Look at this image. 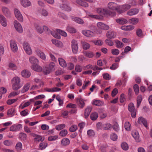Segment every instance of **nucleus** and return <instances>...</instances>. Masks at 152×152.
<instances>
[{
    "mask_svg": "<svg viewBox=\"0 0 152 152\" xmlns=\"http://www.w3.org/2000/svg\"><path fill=\"white\" fill-rule=\"evenodd\" d=\"M20 78L17 76L14 77L12 79L11 81L12 84V88L14 90H17L23 86V84L20 83Z\"/></svg>",
    "mask_w": 152,
    "mask_h": 152,
    "instance_id": "obj_1",
    "label": "nucleus"
},
{
    "mask_svg": "<svg viewBox=\"0 0 152 152\" xmlns=\"http://www.w3.org/2000/svg\"><path fill=\"white\" fill-rule=\"evenodd\" d=\"M96 11L97 13L101 15H107L112 17H113L116 15L115 12H110L103 8H97Z\"/></svg>",
    "mask_w": 152,
    "mask_h": 152,
    "instance_id": "obj_2",
    "label": "nucleus"
},
{
    "mask_svg": "<svg viewBox=\"0 0 152 152\" xmlns=\"http://www.w3.org/2000/svg\"><path fill=\"white\" fill-rule=\"evenodd\" d=\"M120 9L118 10V12L121 13L127 11L131 7V5L128 4H125L121 6H119Z\"/></svg>",
    "mask_w": 152,
    "mask_h": 152,
    "instance_id": "obj_3",
    "label": "nucleus"
},
{
    "mask_svg": "<svg viewBox=\"0 0 152 152\" xmlns=\"http://www.w3.org/2000/svg\"><path fill=\"white\" fill-rule=\"evenodd\" d=\"M72 48L73 53L77 54L78 51V45L77 41L74 39L72 41Z\"/></svg>",
    "mask_w": 152,
    "mask_h": 152,
    "instance_id": "obj_4",
    "label": "nucleus"
},
{
    "mask_svg": "<svg viewBox=\"0 0 152 152\" xmlns=\"http://www.w3.org/2000/svg\"><path fill=\"white\" fill-rule=\"evenodd\" d=\"M129 110L131 112L132 116L135 118L136 115V110L135 109L134 104L132 103H130L128 106Z\"/></svg>",
    "mask_w": 152,
    "mask_h": 152,
    "instance_id": "obj_5",
    "label": "nucleus"
},
{
    "mask_svg": "<svg viewBox=\"0 0 152 152\" xmlns=\"http://www.w3.org/2000/svg\"><path fill=\"white\" fill-rule=\"evenodd\" d=\"M23 47L26 53L28 55H31L32 53V50L29 44L25 42L23 44Z\"/></svg>",
    "mask_w": 152,
    "mask_h": 152,
    "instance_id": "obj_6",
    "label": "nucleus"
},
{
    "mask_svg": "<svg viewBox=\"0 0 152 152\" xmlns=\"http://www.w3.org/2000/svg\"><path fill=\"white\" fill-rule=\"evenodd\" d=\"M108 7L109 9L113 10H115L118 12V10L120 9L119 6H118L116 3L112 2L108 3Z\"/></svg>",
    "mask_w": 152,
    "mask_h": 152,
    "instance_id": "obj_7",
    "label": "nucleus"
},
{
    "mask_svg": "<svg viewBox=\"0 0 152 152\" xmlns=\"http://www.w3.org/2000/svg\"><path fill=\"white\" fill-rule=\"evenodd\" d=\"M15 16L17 19L20 22L23 21V18L20 11L18 9H15L14 10Z\"/></svg>",
    "mask_w": 152,
    "mask_h": 152,
    "instance_id": "obj_8",
    "label": "nucleus"
},
{
    "mask_svg": "<svg viewBox=\"0 0 152 152\" xmlns=\"http://www.w3.org/2000/svg\"><path fill=\"white\" fill-rule=\"evenodd\" d=\"M14 24L15 28L18 32L21 33L23 32V28L21 24L17 20L14 21Z\"/></svg>",
    "mask_w": 152,
    "mask_h": 152,
    "instance_id": "obj_9",
    "label": "nucleus"
},
{
    "mask_svg": "<svg viewBox=\"0 0 152 152\" xmlns=\"http://www.w3.org/2000/svg\"><path fill=\"white\" fill-rule=\"evenodd\" d=\"M2 10L4 14L7 17L10 18L11 17V13L8 8L5 7H3Z\"/></svg>",
    "mask_w": 152,
    "mask_h": 152,
    "instance_id": "obj_10",
    "label": "nucleus"
},
{
    "mask_svg": "<svg viewBox=\"0 0 152 152\" xmlns=\"http://www.w3.org/2000/svg\"><path fill=\"white\" fill-rule=\"evenodd\" d=\"M22 128V125L18 124V125H14L10 127V131H19Z\"/></svg>",
    "mask_w": 152,
    "mask_h": 152,
    "instance_id": "obj_11",
    "label": "nucleus"
},
{
    "mask_svg": "<svg viewBox=\"0 0 152 152\" xmlns=\"http://www.w3.org/2000/svg\"><path fill=\"white\" fill-rule=\"evenodd\" d=\"M137 122L140 124H143L145 127L147 128L148 127L147 120L142 117H140L139 118Z\"/></svg>",
    "mask_w": 152,
    "mask_h": 152,
    "instance_id": "obj_12",
    "label": "nucleus"
},
{
    "mask_svg": "<svg viewBox=\"0 0 152 152\" xmlns=\"http://www.w3.org/2000/svg\"><path fill=\"white\" fill-rule=\"evenodd\" d=\"M10 46L12 50L14 52L17 51L18 50V47L15 41L13 40L10 41Z\"/></svg>",
    "mask_w": 152,
    "mask_h": 152,
    "instance_id": "obj_13",
    "label": "nucleus"
},
{
    "mask_svg": "<svg viewBox=\"0 0 152 152\" xmlns=\"http://www.w3.org/2000/svg\"><path fill=\"white\" fill-rule=\"evenodd\" d=\"M139 10L137 8L132 9L129 10L127 12V15L130 16L133 15L138 13Z\"/></svg>",
    "mask_w": 152,
    "mask_h": 152,
    "instance_id": "obj_14",
    "label": "nucleus"
},
{
    "mask_svg": "<svg viewBox=\"0 0 152 152\" xmlns=\"http://www.w3.org/2000/svg\"><path fill=\"white\" fill-rule=\"evenodd\" d=\"M83 34L85 36L89 37H91L94 35V33L92 31L89 30H85L82 31Z\"/></svg>",
    "mask_w": 152,
    "mask_h": 152,
    "instance_id": "obj_15",
    "label": "nucleus"
},
{
    "mask_svg": "<svg viewBox=\"0 0 152 152\" xmlns=\"http://www.w3.org/2000/svg\"><path fill=\"white\" fill-rule=\"evenodd\" d=\"M29 61L32 65L37 64L39 62L38 59L33 56H31L29 58Z\"/></svg>",
    "mask_w": 152,
    "mask_h": 152,
    "instance_id": "obj_16",
    "label": "nucleus"
},
{
    "mask_svg": "<svg viewBox=\"0 0 152 152\" xmlns=\"http://www.w3.org/2000/svg\"><path fill=\"white\" fill-rule=\"evenodd\" d=\"M36 52L37 55L41 58L43 60L45 59L46 56L40 50L38 49H37L36 50Z\"/></svg>",
    "mask_w": 152,
    "mask_h": 152,
    "instance_id": "obj_17",
    "label": "nucleus"
},
{
    "mask_svg": "<svg viewBox=\"0 0 152 152\" xmlns=\"http://www.w3.org/2000/svg\"><path fill=\"white\" fill-rule=\"evenodd\" d=\"M0 23L4 27H5L7 25L6 19L2 15H0Z\"/></svg>",
    "mask_w": 152,
    "mask_h": 152,
    "instance_id": "obj_18",
    "label": "nucleus"
},
{
    "mask_svg": "<svg viewBox=\"0 0 152 152\" xmlns=\"http://www.w3.org/2000/svg\"><path fill=\"white\" fill-rule=\"evenodd\" d=\"M92 110V108L91 107H88L85 110L84 116L85 118H87L89 115Z\"/></svg>",
    "mask_w": 152,
    "mask_h": 152,
    "instance_id": "obj_19",
    "label": "nucleus"
},
{
    "mask_svg": "<svg viewBox=\"0 0 152 152\" xmlns=\"http://www.w3.org/2000/svg\"><path fill=\"white\" fill-rule=\"evenodd\" d=\"M134 26L132 25L124 26L121 27V29L125 31H130L134 28Z\"/></svg>",
    "mask_w": 152,
    "mask_h": 152,
    "instance_id": "obj_20",
    "label": "nucleus"
},
{
    "mask_svg": "<svg viewBox=\"0 0 152 152\" xmlns=\"http://www.w3.org/2000/svg\"><path fill=\"white\" fill-rule=\"evenodd\" d=\"M70 143L69 139L64 138L61 141V144L63 146H66L68 145Z\"/></svg>",
    "mask_w": 152,
    "mask_h": 152,
    "instance_id": "obj_21",
    "label": "nucleus"
},
{
    "mask_svg": "<svg viewBox=\"0 0 152 152\" xmlns=\"http://www.w3.org/2000/svg\"><path fill=\"white\" fill-rule=\"evenodd\" d=\"M21 3L22 5L24 7L30 6L31 3L28 0H21Z\"/></svg>",
    "mask_w": 152,
    "mask_h": 152,
    "instance_id": "obj_22",
    "label": "nucleus"
},
{
    "mask_svg": "<svg viewBox=\"0 0 152 152\" xmlns=\"http://www.w3.org/2000/svg\"><path fill=\"white\" fill-rule=\"evenodd\" d=\"M21 75L24 77L28 78L30 76L31 74L28 71L24 70L22 72Z\"/></svg>",
    "mask_w": 152,
    "mask_h": 152,
    "instance_id": "obj_23",
    "label": "nucleus"
},
{
    "mask_svg": "<svg viewBox=\"0 0 152 152\" xmlns=\"http://www.w3.org/2000/svg\"><path fill=\"white\" fill-rule=\"evenodd\" d=\"M32 68L33 70L38 72L41 71L42 70L41 67L38 65L37 64L32 65Z\"/></svg>",
    "mask_w": 152,
    "mask_h": 152,
    "instance_id": "obj_24",
    "label": "nucleus"
},
{
    "mask_svg": "<svg viewBox=\"0 0 152 152\" xmlns=\"http://www.w3.org/2000/svg\"><path fill=\"white\" fill-rule=\"evenodd\" d=\"M76 3L77 4L84 7H88V4L81 0H77Z\"/></svg>",
    "mask_w": 152,
    "mask_h": 152,
    "instance_id": "obj_25",
    "label": "nucleus"
},
{
    "mask_svg": "<svg viewBox=\"0 0 152 152\" xmlns=\"http://www.w3.org/2000/svg\"><path fill=\"white\" fill-rule=\"evenodd\" d=\"M71 18L72 20L80 24H83L84 23V21L83 20L80 18L74 16H72Z\"/></svg>",
    "mask_w": 152,
    "mask_h": 152,
    "instance_id": "obj_26",
    "label": "nucleus"
},
{
    "mask_svg": "<svg viewBox=\"0 0 152 152\" xmlns=\"http://www.w3.org/2000/svg\"><path fill=\"white\" fill-rule=\"evenodd\" d=\"M106 36L108 38H114L115 37V33L113 31H108L107 33Z\"/></svg>",
    "mask_w": 152,
    "mask_h": 152,
    "instance_id": "obj_27",
    "label": "nucleus"
},
{
    "mask_svg": "<svg viewBox=\"0 0 152 152\" xmlns=\"http://www.w3.org/2000/svg\"><path fill=\"white\" fill-rule=\"evenodd\" d=\"M76 102L79 106L81 108H83L85 105L83 99L81 98L77 99Z\"/></svg>",
    "mask_w": 152,
    "mask_h": 152,
    "instance_id": "obj_28",
    "label": "nucleus"
},
{
    "mask_svg": "<svg viewBox=\"0 0 152 152\" xmlns=\"http://www.w3.org/2000/svg\"><path fill=\"white\" fill-rule=\"evenodd\" d=\"M58 61L60 65L62 67H65L66 66V63L64 59L62 58H59Z\"/></svg>",
    "mask_w": 152,
    "mask_h": 152,
    "instance_id": "obj_29",
    "label": "nucleus"
},
{
    "mask_svg": "<svg viewBox=\"0 0 152 152\" xmlns=\"http://www.w3.org/2000/svg\"><path fill=\"white\" fill-rule=\"evenodd\" d=\"M132 135L137 141L138 142L139 138V135L138 132L137 131H134L132 132Z\"/></svg>",
    "mask_w": 152,
    "mask_h": 152,
    "instance_id": "obj_30",
    "label": "nucleus"
},
{
    "mask_svg": "<svg viewBox=\"0 0 152 152\" xmlns=\"http://www.w3.org/2000/svg\"><path fill=\"white\" fill-rule=\"evenodd\" d=\"M30 87V84L28 83H26L23 86V89L21 90V92L22 93H24L27 91L29 89Z\"/></svg>",
    "mask_w": 152,
    "mask_h": 152,
    "instance_id": "obj_31",
    "label": "nucleus"
},
{
    "mask_svg": "<svg viewBox=\"0 0 152 152\" xmlns=\"http://www.w3.org/2000/svg\"><path fill=\"white\" fill-rule=\"evenodd\" d=\"M116 22L120 24H124L127 23L128 21L124 18L118 19L116 20Z\"/></svg>",
    "mask_w": 152,
    "mask_h": 152,
    "instance_id": "obj_32",
    "label": "nucleus"
},
{
    "mask_svg": "<svg viewBox=\"0 0 152 152\" xmlns=\"http://www.w3.org/2000/svg\"><path fill=\"white\" fill-rule=\"evenodd\" d=\"M85 56L89 58H92L94 56V53L91 52L86 51L84 52Z\"/></svg>",
    "mask_w": 152,
    "mask_h": 152,
    "instance_id": "obj_33",
    "label": "nucleus"
},
{
    "mask_svg": "<svg viewBox=\"0 0 152 152\" xmlns=\"http://www.w3.org/2000/svg\"><path fill=\"white\" fill-rule=\"evenodd\" d=\"M138 20L137 18H133L129 20V21L130 24L135 25L137 24L138 22Z\"/></svg>",
    "mask_w": 152,
    "mask_h": 152,
    "instance_id": "obj_34",
    "label": "nucleus"
},
{
    "mask_svg": "<svg viewBox=\"0 0 152 152\" xmlns=\"http://www.w3.org/2000/svg\"><path fill=\"white\" fill-rule=\"evenodd\" d=\"M98 117V114L96 112L92 113L90 115L91 119L93 121L96 120Z\"/></svg>",
    "mask_w": 152,
    "mask_h": 152,
    "instance_id": "obj_35",
    "label": "nucleus"
},
{
    "mask_svg": "<svg viewBox=\"0 0 152 152\" xmlns=\"http://www.w3.org/2000/svg\"><path fill=\"white\" fill-rule=\"evenodd\" d=\"M81 43L84 49L87 50L90 48V45L88 43L83 41H82Z\"/></svg>",
    "mask_w": 152,
    "mask_h": 152,
    "instance_id": "obj_36",
    "label": "nucleus"
},
{
    "mask_svg": "<svg viewBox=\"0 0 152 152\" xmlns=\"http://www.w3.org/2000/svg\"><path fill=\"white\" fill-rule=\"evenodd\" d=\"M93 104L97 106H101L103 104V102L100 100H95L93 101Z\"/></svg>",
    "mask_w": 152,
    "mask_h": 152,
    "instance_id": "obj_37",
    "label": "nucleus"
},
{
    "mask_svg": "<svg viewBox=\"0 0 152 152\" xmlns=\"http://www.w3.org/2000/svg\"><path fill=\"white\" fill-rule=\"evenodd\" d=\"M66 29L68 32L70 33H75L76 32V30L71 26H68Z\"/></svg>",
    "mask_w": 152,
    "mask_h": 152,
    "instance_id": "obj_38",
    "label": "nucleus"
},
{
    "mask_svg": "<svg viewBox=\"0 0 152 152\" xmlns=\"http://www.w3.org/2000/svg\"><path fill=\"white\" fill-rule=\"evenodd\" d=\"M47 143L46 142H44L41 143L39 147L41 150L45 149L47 146Z\"/></svg>",
    "mask_w": 152,
    "mask_h": 152,
    "instance_id": "obj_39",
    "label": "nucleus"
},
{
    "mask_svg": "<svg viewBox=\"0 0 152 152\" xmlns=\"http://www.w3.org/2000/svg\"><path fill=\"white\" fill-rule=\"evenodd\" d=\"M44 137H42L41 136L37 135L36 137H35L34 138V140L38 142L42 141L44 140Z\"/></svg>",
    "mask_w": 152,
    "mask_h": 152,
    "instance_id": "obj_40",
    "label": "nucleus"
},
{
    "mask_svg": "<svg viewBox=\"0 0 152 152\" xmlns=\"http://www.w3.org/2000/svg\"><path fill=\"white\" fill-rule=\"evenodd\" d=\"M121 147L122 149L125 151L128 150L129 148L128 144L125 142H123L121 143Z\"/></svg>",
    "mask_w": 152,
    "mask_h": 152,
    "instance_id": "obj_41",
    "label": "nucleus"
},
{
    "mask_svg": "<svg viewBox=\"0 0 152 152\" xmlns=\"http://www.w3.org/2000/svg\"><path fill=\"white\" fill-rule=\"evenodd\" d=\"M56 31L59 34H61L62 36L66 37L67 35L65 31H62L61 30L56 29Z\"/></svg>",
    "mask_w": 152,
    "mask_h": 152,
    "instance_id": "obj_42",
    "label": "nucleus"
},
{
    "mask_svg": "<svg viewBox=\"0 0 152 152\" xmlns=\"http://www.w3.org/2000/svg\"><path fill=\"white\" fill-rule=\"evenodd\" d=\"M136 34L137 36L138 37H143L142 30L140 28H138L137 30Z\"/></svg>",
    "mask_w": 152,
    "mask_h": 152,
    "instance_id": "obj_43",
    "label": "nucleus"
},
{
    "mask_svg": "<svg viewBox=\"0 0 152 152\" xmlns=\"http://www.w3.org/2000/svg\"><path fill=\"white\" fill-rule=\"evenodd\" d=\"M67 134V131L66 129L61 130L59 133V135L62 137H64Z\"/></svg>",
    "mask_w": 152,
    "mask_h": 152,
    "instance_id": "obj_44",
    "label": "nucleus"
},
{
    "mask_svg": "<svg viewBox=\"0 0 152 152\" xmlns=\"http://www.w3.org/2000/svg\"><path fill=\"white\" fill-rule=\"evenodd\" d=\"M110 138L112 140L115 141L117 139L118 136L115 133H113L110 135Z\"/></svg>",
    "mask_w": 152,
    "mask_h": 152,
    "instance_id": "obj_45",
    "label": "nucleus"
},
{
    "mask_svg": "<svg viewBox=\"0 0 152 152\" xmlns=\"http://www.w3.org/2000/svg\"><path fill=\"white\" fill-rule=\"evenodd\" d=\"M115 43L116 47L118 48H121L124 46L123 43L117 40L116 41Z\"/></svg>",
    "mask_w": 152,
    "mask_h": 152,
    "instance_id": "obj_46",
    "label": "nucleus"
},
{
    "mask_svg": "<svg viewBox=\"0 0 152 152\" xmlns=\"http://www.w3.org/2000/svg\"><path fill=\"white\" fill-rule=\"evenodd\" d=\"M142 96L141 95L138 96L137 98V106L138 107L140 106L142 100Z\"/></svg>",
    "mask_w": 152,
    "mask_h": 152,
    "instance_id": "obj_47",
    "label": "nucleus"
},
{
    "mask_svg": "<svg viewBox=\"0 0 152 152\" xmlns=\"http://www.w3.org/2000/svg\"><path fill=\"white\" fill-rule=\"evenodd\" d=\"M113 129L115 131L118 132L119 130V125L118 123L115 122L113 126Z\"/></svg>",
    "mask_w": 152,
    "mask_h": 152,
    "instance_id": "obj_48",
    "label": "nucleus"
},
{
    "mask_svg": "<svg viewBox=\"0 0 152 152\" xmlns=\"http://www.w3.org/2000/svg\"><path fill=\"white\" fill-rule=\"evenodd\" d=\"M124 126L125 129L127 131H129L131 129V125L128 122H125Z\"/></svg>",
    "mask_w": 152,
    "mask_h": 152,
    "instance_id": "obj_49",
    "label": "nucleus"
},
{
    "mask_svg": "<svg viewBox=\"0 0 152 152\" xmlns=\"http://www.w3.org/2000/svg\"><path fill=\"white\" fill-rule=\"evenodd\" d=\"M43 29L44 30L46 31L47 34H52L53 31H50L49 28L46 26H44L43 27Z\"/></svg>",
    "mask_w": 152,
    "mask_h": 152,
    "instance_id": "obj_50",
    "label": "nucleus"
},
{
    "mask_svg": "<svg viewBox=\"0 0 152 152\" xmlns=\"http://www.w3.org/2000/svg\"><path fill=\"white\" fill-rule=\"evenodd\" d=\"M35 27L37 31L40 33H42L43 32V30L42 29L41 27L39 26L38 25L36 24L35 25Z\"/></svg>",
    "mask_w": 152,
    "mask_h": 152,
    "instance_id": "obj_51",
    "label": "nucleus"
},
{
    "mask_svg": "<svg viewBox=\"0 0 152 152\" xmlns=\"http://www.w3.org/2000/svg\"><path fill=\"white\" fill-rule=\"evenodd\" d=\"M65 126V125L64 124H60L56 126V129L57 130H59L64 128Z\"/></svg>",
    "mask_w": 152,
    "mask_h": 152,
    "instance_id": "obj_52",
    "label": "nucleus"
},
{
    "mask_svg": "<svg viewBox=\"0 0 152 152\" xmlns=\"http://www.w3.org/2000/svg\"><path fill=\"white\" fill-rule=\"evenodd\" d=\"M111 125L110 124H106L103 125V129L104 130H109L111 128Z\"/></svg>",
    "mask_w": 152,
    "mask_h": 152,
    "instance_id": "obj_53",
    "label": "nucleus"
},
{
    "mask_svg": "<svg viewBox=\"0 0 152 152\" xmlns=\"http://www.w3.org/2000/svg\"><path fill=\"white\" fill-rule=\"evenodd\" d=\"M134 89L136 95L138 93L139 90V87L137 84H135L134 86Z\"/></svg>",
    "mask_w": 152,
    "mask_h": 152,
    "instance_id": "obj_54",
    "label": "nucleus"
},
{
    "mask_svg": "<svg viewBox=\"0 0 152 152\" xmlns=\"http://www.w3.org/2000/svg\"><path fill=\"white\" fill-rule=\"evenodd\" d=\"M119 53V51L117 49H113L112 50V53L113 55H118Z\"/></svg>",
    "mask_w": 152,
    "mask_h": 152,
    "instance_id": "obj_55",
    "label": "nucleus"
},
{
    "mask_svg": "<svg viewBox=\"0 0 152 152\" xmlns=\"http://www.w3.org/2000/svg\"><path fill=\"white\" fill-rule=\"evenodd\" d=\"M118 66V64L116 63L113 64L110 67V69L112 70H115L117 69Z\"/></svg>",
    "mask_w": 152,
    "mask_h": 152,
    "instance_id": "obj_56",
    "label": "nucleus"
},
{
    "mask_svg": "<svg viewBox=\"0 0 152 152\" xmlns=\"http://www.w3.org/2000/svg\"><path fill=\"white\" fill-rule=\"evenodd\" d=\"M103 78L107 80H110L111 79V76L108 73L103 74L102 75Z\"/></svg>",
    "mask_w": 152,
    "mask_h": 152,
    "instance_id": "obj_57",
    "label": "nucleus"
},
{
    "mask_svg": "<svg viewBox=\"0 0 152 152\" xmlns=\"http://www.w3.org/2000/svg\"><path fill=\"white\" fill-rule=\"evenodd\" d=\"M22 145L21 142H18L15 146L16 149L18 151L21 150L22 148Z\"/></svg>",
    "mask_w": 152,
    "mask_h": 152,
    "instance_id": "obj_58",
    "label": "nucleus"
},
{
    "mask_svg": "<svg viewBox=\"0 0 152 152\" xmlns=\"http://www.w3.org/2000/svg\"><path fill=\"white\" fill-rule=\"evenodd\" d=\"M56 99L58 101L59 105V106H62L63 104L62 100L61 99L60 96H57L56 97Z\"/></svg>",
    "mask_w": 152,
    "mask_h": 152,
    "instance_id": "obj_59",
    "label": "nucleus"
},
{
    "mask_svg": "<svg viewBox=\"0 0 152 152\" xmlns=\"http://www.w3.org/2000/svg\"><path fill=\"white\" fill-rule=\"evenodd\" d=\"M3 143L4 145L7 146H10L12 144V141L8 140L4 141Z\"/></svg>",
    "mask_w": 152,
    "mask_h": 152,
    "instance_id": "obj_60",
    "label": "nucleus"
},
{
    "mask_svg": "<svg viewBox=\"0 0 152 152\" xmlns=\"http://www.w3.org/2000/svg\"><path fill=\"white\" fill-rule=\"evenodd\" d=\"M17 100L18 99H9L7 101V104L10 105L15 102H16Z\"/></svg>",
    "mask_w": 152,
    "mask_h": 152,
    "instance_id": "obj_61",
    "label": "nucleus"
},
{
    "mask_svg": "<svg viewBox=\"0 0 152 152\" xmlns=\"http://www.w3.org/2000/svg\"><path fill=\"white\" fill-rule=\"evenodd\" d=\"M120 100L121 103H123L126 100V99L125 98L124 95V94H122L121 95Z\"/></svg>",
    "mask_w": 152,
    "mask_h": 152,
    "instance_id": "obj_62",
    "label": "nucleus"
},
{
    "mask_svg": "<svg viewBox=\"0 0 152 152\" xmlns=\"http://www.w3.org/2000/svg\"><path fill=\"white\" fill-rule=\"evenodd\" d=\"M20 137L23 140H25L26 139L27 137L26 134L23 133H20L19 134Z\"/></svg>",
    "mask_w": 152,
    "mask_h": 152,
    "instance_id": "obj_63",
    "label": "nucleus"
},
{
    "mask_svg": "<svg viewBox=\"0 0 152 152\" xmlns=\"http://www.w3.org/2000/svg\"><path fill=\"white\" fill-rule=\"evenodd\" d=\"M75 70L77 72H80L82 70V68L80 65H77L75 66Z\"/></svg>",
    "mask_w": 152,
    "mask_h": 152,
    "instance_id": "obj_64",
    "label": "nucleus"
}]
</instances>
